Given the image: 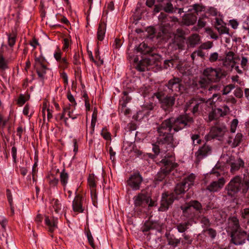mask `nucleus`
<instances>
[{
  "mask_svg": "<svg viewBox=\"0 0 249 249\" xmlns=\"http://www.w3.org/2000/svg\"><path fill=\"white\" fill-rule=\"evenodd\" d=\"M183 22L187 26L194 24L197 20V17L191 13L185 14L183 17Z\"/></svg>",
  "mask_w": 249,
  "mask_h": 249,
  "instance_id": "a878e982",
  "label": "nucleus"
},
{
  "mask_svg": "<svg viewBox=\"0 0 249 249\" xmlns=\"http://www.w3.org/2000/svg\"><path fill=\"white\" fill-rule=\"evenodd\" d=\"M234 95L238 98H241L243 97V91L240 88H236L234 91Z\"/></svg>",
  "mask_w": 249,
  "mask_h": 249,
  "instance_id": "4d7b16f0",
  "label": "nucleus"
},
{
  "mask_svg": "<svg viewBox=\"0 0 249 249\" xmlns=\"http://www.w3.org/2000/svg\"><path fill=\"white\" fill-rule=\"evenodd\" d=\"M101 135L106 140H109L111 139L110 133L107 131V129L105 128H104L102 129Z\"/></svg>",
  "mask_w": 249,
  "mask_h": 249,
  "instance_id": "864d4df0",
  "label": "nucleus"
},
{
  "mask_svg": "<svg viewBox=\"0 0 249 249\" xmlns=\"http://www.w3.org/2000/svg\"><path fill=\"white\" fill-rule=\"evenodd\" d=\"M182 236L184 240L181 241V244L183 245L185 244H191L192 242V239L191 238V236L185 233L183 234Z\"/></svg>",
  "mask_w": 249,
  "mask_h": 249,
  "instance_id": "79ce46f5",
  "label": "nucleus"
},
{
  "mask_svg": "<svg viewBox=\"0 0 249 249\" xmlns=\"http://www.w3.org/2000/svg\"><path fill=\"white\" fill-rule=\"evenodd\" d=\"M16 36L15 35H9L8 36V44L12 47L15 45L16 42Z\"/></svg>",
  "mask_w": 249,
  "mask_h": 249,
  "instance_id": "603ef678",
  "label": "nucleus"
},
{
  "mask_svg": "<svg viewBox=\"0 0 249 249\" xmlns=\"http://www.w3.org/2000/svg\"><path fill=\"white\" fill-rule=\"evenodd\" d=\"M82 197L81 196L77 195L75 196L72 202V208L74 212L78 213L83 212L84 209L82 207Z\"/></svg>",
  "mask_w": 249,
  "mask_h": 249,
  "instance_id": "b1692460",
  "label": "nucleus"
},
{
  "mask_svg": "<svg viewBox=\"0 0 249 249\" xmlns=\"http://www.w3.org/2000/svg\"><path fill=\"white\" fill-rule=\"evenodd\" d=\"M88 183L90 188H94L96 187V184L94 181V176L89 175L88 178Z\"/></svg>",
  "mask_w": 249,
  "mask_h": 249,
  "instance_id": "8fccbe9b",
  "label": "nucleus"
},
{
  "mask_svg": "<svg viewBox=\"0 0 249 249\" xmlns=\"http://www.w3.org/2000/svg\"><path fill=\"white\" fill-rule=\"evenodd\" d=\"M49 181L51 186H55L58 184L59 180L58 178L52 176V178H50Z\"/></svg>",
  "mask_w": 249,
  "mask_h": 249,
  "instance_id": "5fc2aeb1",
  "label": "nucleus"
},
{
  "mask_svg": "<svg viewBox=\"0 0 249 249\" xmlns=\"http://www.w3.org/2000/svg\"><path fill=\"white\" fill-rule=\"evenodd\" d=\"M206 13L209 14L210 16L213 17L216 16L218 14V11L217 9L213 7H209L207 9Z\"/></svg>",
  "mask_w": 249,
  "mask_h": 249,
  "instance_id": "de8ad7c7",
  "label": "nucleus"
},
{
  "mask_svg": "<svg viewBox=\"0 0 249 249\" xmlns=\"http://www.w3.org/2000/svg\"><path fill=\"white\" fill-rule=\"evenodd\" d=\"M7 234L5 230H1L0 231V240L5 239L6 240V243L7 244H8V241H7ZM7 247H9L8 245H7Z\"/></svg>",
  "mask_w": 249,
  "mask_h": 249,
  "instance_id": "6e6d98bb",
  "label": "nucleus"
},
{
  "mask_svg": "<svg viewBox=\"0 0 249 249\" xmlns=\"http://www.w3.org/2000/svg\"><path fill=\"white\" fill-rule=\"evenodd\" d=\"M138 51L145 54L150 51V48L145 43H141L137 48Z\"/></svg>",
  "mask_w": 249,
  "mask_h": 249,
  "instance_id": "e433bc0d",
  "label": "nucleus"
},
{
  "mask_svg": "<svg viewBox=\"0 0 249 249\" xmlns=\"http://www.w3.org/2000/svg\"><path fill=\"white\" fill-rule=\"evenodd\" d=\"M197 213H200L202 209L201 204L197 200H192L188 203Z\"/></svg>",
  "mask_w": 249,
  "mask_h": 249,
  "instance_id": "7c9ffc66",
  "label": "nucleus"
},
{
  "mask_svg": "<svg viewBox=\"0 0 249 249\" xmlns=\"http://www.w3.org/2000/svg\"><path fill=\"white\" fill-rule=\"evenodd\" d=\"M209 60L210 62L213 63L217 60L221 61V58H219V54L217 52H214L210 54Z\"/></svg>",
  "mask_w": 249,
  "mask_h": 249,
  "instance_id": "ea45409f",
  "label": "nucleus"
},
{
  "mask_svg": "<svg viewBox=\"0 0 249 249\" xmlns=\"http://www.w3.org/2000/svg\"><path fill=\"white\" fill-rule=\"evenodd\" d=\"M212 152V147L206 143L200 146L195 154L196 163L198 164L202 160L211 155Z\"/></svg>",
  "mask_w": 249,
  "mask_h": 249,
  "instance_id": "9d476101",
  "label": "nucleus"
},
{
  "mask_svg": "<svg viewBox=\"0 0 249 249\" xmlns=\"http://www.w3.org/2000/svg\"><path fill=\"white\" fill-rule=\"evenodd\" d=\"M235 88V86L233 84H229L225 86L223 89V94L227 95L230 93L231 90Z\"/></svg>",
  "mask_w": 249,
  "mask_h": 249,
  "instance_id": "37998d69",
  "label": "nucleus"
},
{
  "mask_svg": "<svg viewBox=\"0 0 249 249\" xmlns=\"http://www.w3.org/2000/svg\"><path fill=\"white\" fill-rule=\"evenodd\" d=\"M160 1V7L162 10L166 13L174 14L177 13L181 15L184 13L183 8L179 7L178 4H175L173 0H159Z\"/></svg>",
  "mask_w": 249,
  "mask_h": 249,
  "instance_id": "6e6552de",
  "label": "nucleus"
},
{
  "mask_svg": "<svg viewBox=\"0 0 249 249\" xmlns=\"http://www.w3.org/2000/svg\"><path fill=\"white\" fill-rule=\"evenodd\" d=\"M231 241L235 245H240L244 244L246 239L249 240V235L246 232L242 230L236 231L231 232Z\"/></svg>",
  "mask_w": 249,
  "mask_h": 249,
  "instance_id": "ddd939ff",
  "label": "nucleus"
},
{
  "mask_svg": "<svg viewBox=\"0 0 249 249\" xmlns=\"http://www.w3.org/2000/svg\"><path fill=\"white\" fill-rule=\"evenodd\" d=\"M205 231L212 239L214 238L216 235V232L213 229L208 228L206 229Z\"/></svg>",
  "mask_w": 249,
  "mask_h": 249,
  "instance_id": "09e8293b",
  "label": "nucleus"
},
{
  "mask_svg": "<svg viewBox=\"0 0 249 249\" xmlns=\"http://www.w3.org/2000/svg\"><path fill=\"white\" fill-rule=\"evenodd\" d=\"M213 47V43L210 41L204 43L201 45V47L203 49H209Z\"/></svg>",
  "mask_w": 249,
  "mask_h": 249,
  "instance_id": "69168bd1",
  "label": "nucleus"
},
{
  "mask_svg": "<svg viewBox=\"0 0 249 249\" xmlns=\"http://www.w3.org/2000/svg\"><path fill=\"white\" fill-rule=\"evenodd\" d=\"M242 217L244 218L249 219V208H245L243 210Z\"/></svg>",
  "mask_w": 249,
  "mask_h": 249,
  "instance_id": "774afa93",
  "label": "nucleus"
},
{
  "mask_svg": "<svg viewBox=\"0 0 249 249\" xmlns=\"http://www.w3.org/2000/svg\"><path fill=\"white\" fill-rule=\"evenodd\" d=\"M154 95L158 99L161 107L166 112H170L173 110V107L175 104L176 94L173 96H165L162 92H157Z\"/></svg>",
  "mask_w": 249,
  "mask_h": 249,
  "instance_id": "20e7f679",
  "label": "nucleus"
},
{
  "mask_svg": "<svg viewBox=\"0 0 249 249\" xmlns=\"http://www.w3.org/2000/svg\"><path fill=\"white\" fill-rule=\"evenodd\" d=\"M163 165L161 170L157 174L155 178L157 180H162L173 169L177 167V163L174 162L172 160L164 158L160 161Z\"/></svg>",
  "mask_w": 249,
  "mask_h": 249,
  "instance_id": "39448f33",
  "label": "nucleus"
},
{
  "mask_svg": "<svg viewBox=\"0 0 249 249\" xmlns=\"http://www.w3.org/2000/svg\"><path fill=\"white\" fill-rule=\"evenodd\" d=\"M249 190V173L243 176L237 175L232 178L225 188V193L230 198H234L240 192L245 195Z\"/></svg>",
  "mask_w": 249,
  "mask_h": 249,
  "instance_id": "f03ea898",
  "label": "nucleus"
},
{
  "mask_svg": "<svg viewBox=\"0 0 249 249\" xmlns=\"http://www.w3.org/2000/svg\"><path fill=\"white\" fill-rule=\"evenodd\" d=\"M69 177V176L68 173L65 171V169H63L60 173V180L61 184L64 188L66 187V186L68 182Z\"/></svg>",
  "mask_w": 249,
  "mask_h": 249,
  "instance_id": "c85d7f7f",
  "label": "nucleus"
},
{
  "mask_svg": "<svg viewBox=\"0 0 249 249\" xmlns=\"http://www.w3.org/2000/svg\"><path fill=\"white\" fill-rule=\"evenodd\" d=\"M191 139L194 145L200 144L201 140L200 139V136L198 134H193L191 136Z\"/></svg>",
  "mask_w": 249,
  "mask_h": 249,
  "instance_id": "a19ab883",
  "label": "nucleus"
},
{
  "mask_svg": "<svg viewBox=\"0 0 249 249\" xmlns=\"http://www.w3.org/2000/svg\"><path fill=\"white\" fill-rule=\"evenodd\" d=\"M220 85L219 84H215L209 87L208 90L210 91H217L220 90Z\"/></svg>",
  "mask_w": 249,
  "mask_h": 249,
  "instance_id": "680f3d73",
  "label": "nucleus"
},
{
  "mask_svg": "<svg viewBox=\"0 0 249 249\" xmlns=\"http://www.w3.org/2000/svg\"><path fill=\"white\" fill-rule=\"evenodd\" d=\"M211 83L204 77H201L196 83V86L197 89H206L209 88V84Z\"/></svg>",
  "mask_w": 249,
  "mask_h": 249,
  "instance_id": "bb28decb",
  "label": "nucleus"
},
{
  "mask_svg": "<svg viewBox=\"0 0 249 249\" xmlns=\"http://www.w3.org/2000/svg\"><path fill=\"white\" fill-rule=\"evenodd\" d=\"M52 210L58 216L61 215L63 213H65V206L62 202L57 199H53L51 201Z\"/></svg>",
  "mask_w": 249,
  "mask_h": 249,
  "instance_id": "6ab92c4d",
  "label": "nucleus"
},
{
  "mask_svg": "<svg viewBox=\"0 0 249 249\" xmlns=\"http://www.w3.org/2000/svg\"><path fill=\"white\" fill-rule=\"evenodd\" d=\"M229 110L230 109L228 107L225 106L224 107L223 110L219 108L213 109V113L216 114L217 116H218V117L219 118L220 117L226 115L227 114L228 112L229 111Z\"/></svg>",
  "mask_w": 249,
  "mask_h": 249,
  "instance_id": "473e14b6",
  "label": "nucleus"
},
{
  "mask_svg": "<svg viewBox=\"0 0 249 249\" xmlns=\"http://www.w3.org/2000/svg\"><path fill=\"white\" fill-rule=\"evenodd\" d=\"M208 101L203 98H192L189 100L186 104L187 108H191V112L193 114L203 110L204 107L207 106Z\"/></svg>",
  "mask_w": 249,
  "mask_h": 249,
  "instance_id": "1a4fd4ad",
  "label": "nucleus"
},
{
  "mask_svg": "<svg viewBox=\"0 0 249 249\" xmlns=\"http://www.w3.org/2000/svg\"><path fill=\"white\" fill-rule=\"evenodd\" d=\"M47 69V67L46 66L43 65V64H40V67L39 68L36 69V72L38 77L41 78V80H43L44 78V76L46 73V70Z\"/></svg>",
  "mask_w": 249,
  "mask_h": 249,
  "instance_id": "f704fd0d",
  "label": "nucleus"
},
{
  "mask_svg": "<svg viewBox=\"0 0 249 249\" xmlns=\"http://www.w3.org/2000/svg\"><path fill=\"white\" fill-rule=\"evenodd\" d=\"M190 226H191L190 223L188 221L186 222L178 223L176 225V227L179 232L184 233L189 229V227Z\"/></svg>",
  "mask_w": 249,
  "mask_h": 249,
  "instance_id": "c756f323",
  "label": "nucleus"
},
{
  "mask_svg": "<svg viewBox=\"0 0 249 249\" xmlns=\"http://www.w3.org/2000/svg\"><path fill=\"white\" fill-rule=\"evenodd\" d=\"M26 101V100L24 95L21 94L18 99V104L20 106H22L25 103Z\"/></svg>",
  "mask_w": 249,
  "mask_h": 249,
  "instance_id": "338daca9",
  "label": "nucleus"
},
{
  "mask_svg": "<svg viewBox=\"0 0 249 249\" xmlns=\"http://www.w3.org/2000/svg\"><path fill=\"white\" fill-rule=\"evenodd\" d=\"M7 224V220L6 218L3 216H0V225L1 227L2 230H5V226Z\"/></svg>",
  "mask_w": 249,
  "mask_h": 249,
  "instance_id": "13d9d810",
  "label": "nucleus"
},
{
  "mask_svg": "<svg viewBox=\"0 0 249 249\" xmlns=\"http://www.w3.org/2000/svg\"><path fill=\"white\" fill-rule=\"evenodd\" d=\"M215 28L217 30L220 34H229V29L225 26H216Z\"/></svg>",
  "mask_w": 249,
  "mask_h": 249,
  "instance_id": "49530a36",
  "label": "nucleus"
},
{
  "mask_svg": "<svg viewBox=\"0 0 249 249\" xmlns=\"http://www.w3.org/2000/svg\"><path fill=\"white\" fill-rule=\"evenodd\" d=\"M177 198V197L175 196L174 193L170 194H167L166 193L162 194L160 205L159 208V211L161 212L167 211L170 206L172 205L174 200Z\"/></svg>",
  "mask_w": 249,
  "mask_h": 249,
  "instance_id": "9b49d317",
  "label": "nucleus"
},
{
  "mask_svg": "<svg viewBox=\"0 0 249 249\" xmlns=\"http://www.w3.org/2000/svg\"><path fill=\"white\" fill-rule=\"evenodd\" d=\"M200 41L199 36L197 34H193L188 38V42L191 46L194 47L198 44Z\"/></svg>",
  "mask_w": 249,
  "mask_h": 249,
  "instance_id": "2f4dec72",
  "label": "nucleus"
},
{
  "mask_svg": "<svg viewBox=\"0 0 249 249\" xmlns=\"http://www.w3.org/2000/svg\"><path fill=\"white\" fill-rule=\"evenodd\" d=\"M136 211L141 212L157 205V202L151 198V194L145 190H142L133 197Z\"/></svg>",
  "mask_w": 249,
  "mask_h": 249,
  "instance_id": "7ed1b4c3",
  "label": "nucleus"
},
{
  "mask_svg": "<svg viewBox=\"0 0 249 249\" xmlns=\"http://www.w3.org/2000/svg\"><path fill=\"white\" fill-rule=\"evenodd\" d=\"M7 68V62L4 59L2 51L0 50V69L5 70Z\"/></svg>",
  "mask_w": 249,
  "mask_h": 249,
  "instance_id": "4c0bfd02",
  "label": "nucleus"
},
{
  "mask_svg": "<svg viewBox=\"0 0 249 249\" xmlns=\"http://www.w3.org/2000/svg\"><path fill=\"white\" fill-rule=\"evenodd\" d=\"M147 61L143 60L140 61L136 66V69L140 71H144L147 69Z\"/></svg>",
  "mask_w": 249,
  "mask_h": 249,
  "instance_id": "58836bf2",
  "label": "nucleus"
},
{
  "mask_svg": "<svg viewBox=\"0 0 249 249\" xmlns=\"http://www.w3.org/2000/svg\"><path fill=\"white\" fill-rule=\"evenodd\" d=\"M203 76L211 83H217L222 78V73L220 69H216L209 67L204 70Z\"/></svg>",
  "mask_w": 249,
  "mask_h": 249,
  "instance_id": "0eeeda50",
  "label": "nucleus"
},
{
  "mask_svg": "<svg viewBox=\"0 0 249 249\" xmlns=\"http://www.w3.org/2000/svg\"><path fill=\"white\" fill-rule=\"evenodd\" d=\"M193 9L195 10V12L198 14L199 12L201 11H203L205 10V7L199 4H195L193 5Z\"/></svg>",
  "mask_w": 249,
  "mask_h": 249,
  "instance_id": "a18cd8bd",
  "label": "nucleus"
},
{
  "mask_svg": "<svg viewBox=\"0 0 249 249\" xmlns=\"http://www.w3.org/2000/svg\"><path fill=\"white\" fill-rule=\"evenodd\" d=\"M165 235L167 239L168 245L174 248L177 247L181 242V239L176 238L174 234L166 232Z\"/></svg>",
  "mask_w": 249,
  "mask_h": 249,
  "instance_id": "393cba45",
  "label": "nucleus"
},
{
  "mask_svg": "<svg viewBox=\"0 0 249 249\" xmlns=\"http://www.w3.org/2000/svg\"><path fill=\"white\" fill-rule=\"evenodd\" d=\"M168 16L165 13L161 12L158 17L160 24V30L163 34L168 32L167 28H170L173 25L167 22Z\"/></svg>",
  "mask_w": 249,
  "mask_h": 249,
  "instance_id": "a211bd4d",
  "label": "nucleus"
},
{
  "mask_svg": "<svg viewBox=\"0 0 249 249\" xmlns=\"http://www.w3.org/2000/svg\"><path fill=\"white\" fill-rule=\"evenodd\" d=\"M226 180L223 177H221L217 180L213 181L207 186L206 190L210 192H217L219 191L225 184Z\"/></svg>",
  "mask_w": 249,
  "mask_h": 249,
  "instance_id": "f3484780",
  "label": "nucleus"
},
{
  "mask_svg": "<svg viewBox=\"0 0 249 249\" xmlns=\"http://www.w3.org/2000/svg\"><path fill=\"white\" fill-rule=\"evenodd\" d=\"M180 209L182 211L183 216L188 219H193L197 214L188 203L186 206H181Z\"/></svg>",
  "mask_w": 249,
  "mask_h": 249,
  "instance_id": "5701e85b",
  "label": "nucleus"
},
{
  "mask_svg": "<svg viewBox=\"0 0 249 249\" xmlns=\"http://www.w3.org/2000/svg\"><path fill=\"white\" fill-rule=\"evenodd\" d=\"M195 176L193 174H190L184 180L177 184L174 189V193L177 195L184 194L194 184Z\"/></svg>",
  "mask_w": 249,
  "mask_h": 249,
  "instance_id": "423d86ee",
  "label": "nucleus"
},
{
  "mask_svg": "<svg viewBox=\"0 0 249 249\" xmlns=\"http://www.w3.org/2000/svg\"><path fill=\"white\" fill-rule=\"evenodd\" d=\"M124 96L123 97V103L121 104L123 107H126V104L128 103L131 100V98L128 96L127 92L124 91Z\"/></svg>",
  "mask_w": 249,
  "mask_h": 249,
  "instance_id": "c03bdc74",
  "label": "nucleus"
},
{
  "mask_svg": "<svg viewBox=\"0 0 249 249\" xmlns=\"http://www.w3.org/2000/svg\"><path fill=\"white\" fill-rule=\"evenodd\" d=\"M238 121L236 119L232 120L231 124V131L232 133L235 132L237 126L238 125Z\"/></svg>",
  "mask_w": 249,
  "mask_h": 249,
  "instance_id": "3c124183",
  "label": "nucleus"
},
{
  "mask_svg": "<svg viewBox=\"0 0 249 249\" xmlns=\"http://www.w3.org/2000/svg\"><path fill=\"white\" fill-rule=\"evenodd\" d=\"M194 123L192 117L187 114L180 115L176 118H171L164 120L157 127L158 135L157 143L165 147H172L174 141L171 133L172 129L175 132H178L185 127L190 126Z\"/></svg>",
  "mask_w": 249,
  "mask_h": 249,
  "instance_id": "f257e3e1",
  "label": "nucleus"
},
{
  "mask_svg": "<svg viewBox=\"0 0 249 249\" xmlns=\"http://www.w3.org/2000/svg\"><path fill=\"white\" fill-rule=\"evenodd\" d=\"M23 114L27 116L31 117L32 115V113H31L29 115V106L28 104H26L24 107L23 110Z\"/></svg>",
  "mask_w": 249,
  "mask_h": 249,
  "instance_id": "0e129e2a",
  "label": "nucleus"
},
{
  "mask_svg": "<svg viewBox=\"0 0 249 249\" xmlns=\"http://www.w3.org/2000/svg\"><path fill=\"white\" fill-rule=\"evenodd\" d=\"M227 131V128L225 125L213 126L207 136L208 139H217L220 140Z\"/></svg>",
  "mask_w": 249,
  "mask_h": 249,
  "instance_id": "f8f14e48",
  "label": "nucleus"
},
{
  "mask_svg": "<svg viewBox=\"0 0 249 249\" xmlns=\"http://www.w3.org/2000/svg\"><path fill=\"white\" fill-rule=\"evenodd\" d=\"M182 86V80L180 78L173 77L168 81L165 86L172 92H178Z\"/></svg>",
  "mask_w": 249,
  "mask_h": 249,
  "instance_id": "dca6fc26",
  "label": "nucleus"
},
{
  "mask_svg": "<svg viewBox=\"0 0 249 249\" xmlns=\"http://www.w3.org/2000/svg\"><path fill=\"white\" fill-rule=\"evenodd\" d=\"M162 146H161V145L158 144L157 142L156 143L152 144V151L155 155L157 156L160 152L163 151L164 152H166L168 151L167 149H162Z\"/></svg>",
  "mask_w": 249,
  "mask_h": 249,
  "instance_id": "c9c22d12",
  "label": "nucleus"
},
{
  "mask_svg": "<svg viewBox=\"0 0 249 249\" xmlns=\"http://www.w3.org/2000/svg\"><path fill=\"white\" fill-rule=\"evenodd\" d=\"M87 237L88 239L89 242L90 246L93 248H95V246L93 243V238L92 236L91 233L89 231L87 232Z\"/></svg>",
  "mask_w": 249,
  "mask_h": 249,
  "instance_id": "052dcab7",
  "label": "nucleus"
},
{
  "mask_svg": "<svg viewBox=\"0 0 249 249\" xmlns=\"http://www.w3.org/2000/svg\"><path fill=\"white\" fill-rule=\"evenodd\" d=\"M142 180L143 178L140 173L135 172L129 177L127 183L133 190H138Z\"/></svg>",
  "mask_w": 249,
  "mask_h": 249,
  "instance_id": "4468645a",
  "label": "nucleus"
},
{
  "mask_svg": "<svg viewBox=\"0 0 249 249\" xmlns=\"http://www.w3.org/2000/svg\"><path fill=\"white\" fill-rule=\"evenodd\" d=\"M230 224L232 226V231L241 230L239 226V220L236 217L231 218Z\"/></svg>",
  "mask_w": 249,
  "mask_h": 249,
  "instance_id": "72a5a7b5",
  "label": "nucleus"
},
{
  "mask_svg": "<svg viewBox=\"0 0 249 249\" xmlns=\"http://www.w3.org/2000/svg\"><path fill=\"white\" fill-rule=\"evenodd\" d=\"M225 57L221 58L223 65L226 68H231L232 69L236 64L235 60L237 59L236 55L232 51L226 52L225 53Z\"/></svg>",
  "mask_w": 249,
  "mask_h": 249,
  "instance_id": "2eb2a0df",
  "label": "nucleus"
},
{
  "mask_svg": "<svg viewBox=\"0 0 249 249\" xmlns=\"http://www.w3.org/2000/svg\"><path fill=\"white\" fill-rule=\"evenodd\" d=\"M121 45H122L121 40L120 39L116 38L114 40V43L113 45L114 48H115L116 49H118L119 48H120Z\"/></svg>",
  "mask_w": 249,
  "mask_h": 249,
  "instance_id": "e2e57ef3",
  "label": "nucleus"
},
{
  "mask_svg": "<svg viewBox=\"0 0 249 249\" xmlns=\"http://www.w3.org/2000/svg\"><path fill=\"white\" fill-rule=\"evenodd\" d=\"M106 32V25L104 23H100L99 25L97 31V38L100 41L104 39Z\"/></svg>",
  "mask_w": 249,
  "mask_h": 249,
  "instance_id": "cd10ccee",
  "label": "nucleus"
},
{
  "mask_svg": "<svg viewBox=\"0 0 249 249\" xmlns=\"http://www.w3.org/2000/svg\"><path fill=\"white\" fill-rule=\"evenodd\" d=\"M243 139V135L241 133H237L234 138L229 136L227 140V143L231 148H235L239 146Z\"/></svg>",
  "mask_w": 249,
  "mask_h": 249,
  "instance_id": "412c9836",
  "label": "nucleus"
},
{
  "mask_svg": "<svg viewBox=\"0 0 249 249\" xmlns=\"http://www.w3.org/2000/svg\"><path fill=\"white\" fill-rule=\"evenodd\" d=\"M57 219L58 216H55L53 213L51 218L49 216H45V224L48 226L50 232H53L55 229L57 228Z\"/></svg>",
  "mask_w": 249,
  "mask_h": 249,
  "instance_id": "4be33fe9",
  "label": "nucleus"
},
{
  "mask_svg": "<svg viewBox=\"0 0 249 249\" xmlns=\"http://www.w3.org/2000/svg\"><path fill=\"white\" fill-rule=\"evenodd\" d=\"M244 161L241 158L234 160H231L230 162L231 173L232 174H235L241 168L244 167Z\"/></svg>",
  "mask_w": 249,
  "mask_h": 249,
  "instance_id": "aec40b11",
  "label": "nucleus"
},
{
  "mask_svg": "<svg viewBox=\"0 0 249 249\" xmlns=\"http://www.w3.org/2000/svg\"><path fill=\"white\" fill-rule=\"evenodd\" d=\"M67 98L69 101L72 104V106H75L76 105V103L75 101L74 98L73 96L71 94V92H68L67 94Z\"/></svg>",
  "mask_w": 249,
  "mask_h": 249,
  "instance_id": "bf43d9fd",
  "label": "nucleus"
}]
</instances>
